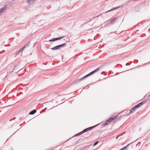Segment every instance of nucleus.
Wrapping results in <instances>:
<instances>
[{"label":"nucleus","mask_w":150,"mask_h":150,"mask_svg":"<svg viewBox=\"0 0 150 150\" xmlns=\"http://www.w3.org/2000/svg\"><path fill=\"white\" fill-rule=\"evenodd\" d=\"M117 117V115H116L114 117H113L112 118H111L109 120H106L104 122H103L102 125L103 126H106L108 124L110 123L111 122H112L113 120L116 118Z\"/></svg>","instance_id":"f257e3e1"},{"label":"nucleus","mask_w":150,"mask_h":150,"mask_svg":"<svg viewBox=\"0 0 150 150\" xmlns=\"http://www.w3.org/2000/svg\"><path fill=\"white\" fill-rule=\"evenodd\" d=\"M66 45V44L65 43L63 44H62L59 45H57V46H55L53 48H52L51 49L53 50H57L59 48H60L61 47H62L64 46H65Z\"/></svg>","instance_id":"f03ea898"},{"label":"nucleus","mask_w":150,"mask_h":150,"mask_svg":"<svg viewBox=\"0 0 150 150\" xmlns=\"http://www.w3.org/2000/svg\"><path fill=\"white\" fill-rule=\"evenodd\" d=\"M93 127H90L88 128H87L86 129H84L82 131L80 132V133H79L77 134L78 135H79L82 134L84 132H85L87 131H88V130H91V129H92L93 128Z\"/></svg>","instance_id":"7ed1b4c3"},{"label":"nucleus","mask_w":150,"mask_h":150,"mask_svg":"<svg viewBox=\"0 0 150 150\" xmlns=\"http://www.w3.org/2000/svg\"><path fill=\"white\" fill-rule=\"evenodd\" d=\"M99 67L98 68H97L96 69L94 70L93 71H92L91 72H90L89 74H87V75H86V76H84L83 78H84L85 77L89 76H90V75L93 74V73L96 72L97 71L99 70Z\"/></svg>","instance_id":"20e7f679"},{"label":"nucleus","mask_w":150,"mask_h":150,"mask_svg":"<svg viewBox=\"0 0 150 150\" xmlns=\"http://www.w3.org/2000/svg\"><path fill=\"white\" fill-rule=\"evenodd\" d=\"M62 38H63L62 37H59V38H53V39H52V40H50L49 41H50V42L54 41L55 40H59L60 39H62Z\"/></svg>","instance_id":"39448f33"},{"label":"nucleus","mask_w":150,"mask_h":150,"mask_svg":"<svg viewBox=\"0 0 150 150\" xmlns=\"http://www.w3.org/2000/svg\"><path fill=\"white\" fill-rule=\"evenodd\" d=\"M145 102H146L145 101H142V102H141L139 103L137 105V106H138V107H139L140 106H142Z\"/></svg>","instance_id":"423d86ee"},{"label":"nucleus","mask_w":150,"mask_h":150,"mask_svg":"<svg viewBox=\"0 0 150 150\" xmlns=\"http://www.w3.org/2000/svg\"><path fill=\"white\" fill-rule=\"evenodd\" d=\"M136 108H135L134 107L132 108L130 110V113H131L133 112L135 110H136Z\"/></svg>","instance_id":"0eeeda50"},{"label":"nucleus","mask_w":150,"mask_h":150,"mask_svg":"<svg viewBox=\"0 0 150 150\" xmlns=\"http://www.w3.org/2000/svg\"><path fill=\"white\" fill-rule=\"evenodd\" d=\"M36 112V110H34L30 112L29 114L33 115Z\"/></svg>","instance_id":"6e6552de"},{"label":"nucleus","mask_w":150,"mask_h":150,"mask_svg":"<svg viewBox=\"0 0 150 150\" xmlns=\"http://www.w3.org/2000/svg\"><path fill=\"white\" fill-rule=\"evenodd\" d=\"M25 47H23L20 50H19L18 51V52L17 53V54H18L21 51H22L23 50H24Z\"/></svg>","instance_id":"1a4fd4ad"},{"label":"nucleus","mask_w":150,"mask_h":150,"mask_svg":"<svg viewBox=\"0 0 150 150\" xmlns=\"http://www.w3.org/2000/svg\"><path fill=\"white\" fill-rule=\"evenodd\" d=\"M150 97V94L146 97V100H149Z\"/></svg>","instance_id":"9d476101"},{"label":"nucleus","mask_w":150,"mask_h":150,"mask_svg":"<svg viewBox=\"0 0 150 150\" xmlns=\"http://www.w3.org/2000/svg\"><path fill=\"white\" fill-rule=\"evenodd\" d=\"M119 8V7H116V8H113V9H111V10H109V11H107V12H108L110 11H112V10H114V9H116V8Z\"/></svg>","instance_id":"9b49d317"},{"label":"nucleus","mask_w":150,"mask_h":150,"mask_svg":"<svg viewBox=\"0 0 150 150\" xmlns=\"http://www.w3.org/2000/svg\"><path fill=\"white\" fill-rule=\"evenodd\" d=\"M98 143V141H96V142L94 144L93 146H96L97 144Z\"/></svg>","instance_id":"f8f14e48"},{"label":"nucleus","mask_w":150,"mask_h":150,"mask_svg":"<svg viewBox=\"0 0 150 150\" xmlns=\"http://www.w3.org/2000/svg\"><path fill=\"white\" fill-rule=\"evenodd\" d=\"M116 19V18H115L114 19H113L112 20H111V21L112 23L114 22Z\"/></svg>","instance_id":"ddd939ff"},{"label":"nucleus","mask_w":150,"mask_h":150,"mask_svg":"<svg viewBox=\"0 0 150 150\" xmlns=\"http://www.w3.org/2000/svg\"><path fill=\"white\" fill-rule=\"evenodd\" d=\"M134 107H135V108H136V109H137V108H139V107H138V106H137V105H135V106H134Z\"/></svg>","instance_id":"4468645a"},{"label":"nucleus","mask_w":150,"mask_h":150,"mask_svg":"<svg viewBox=\"0 0 150 150\" xmlns=\"http://www.w3.org/2000/svg\"><path fill=\"white\" fill-rule=\"evenodd\" d=\"M3 10V9H1L0 10V13H1Z\"/></svg>","instance_id":"2eb2a0df"}]
</instances>
